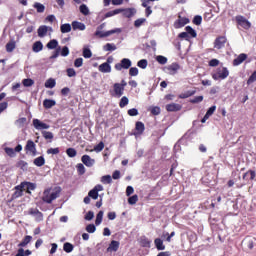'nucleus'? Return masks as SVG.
<instances>
[{
  "label": "nucleus",
  "mask_w": 256,
  "mask_h": 256,
  "mask_svg": "<svg viewBox=\"0 0 256 256\" xmlns=\"http://www.w3.org/2000/svg\"><path fill=\"white\" fill-rule=\"evenodd\" d=\"M88 198H91L92 200H97L99 198V192H96L95 190H90V192H88Z\"/></svg>",
  "instance_id": "nucleus-48"
},
{
  "label": "nucleus",
  "mask_w": 256,
  "mask_h": 256,
  "mask_svg": "<svg viewBox=\"0 0 256 256\" xmlns=\"http://www.w3.org/2000/svg\"><path fill=\"white\" fill-rule=\"evenodd\" d=\"M25 152L28 155L36 156L37 155V147L33 140L26 141Z\"/></svg>",
  "instance_id": "nucleus-7"
},
{
  "label": "nucleus",
  "mask_w": 256,
  "mask_h": 256,
  "mask_svg": "<svg viewBox=\"0 0 256 256\" xmlns=\"http://www.w3.org/2000/svg\"><path fill=\"white\" fill-rule=\"evenodd\" d=\"M125 87L120 86L119 84L113 85V91L110 92L113 97L121 98L124 95Z\"/></svg>",
  "instance_id": "nucleus-10"
},
{
  "label": "nucleus",
  "mask_w": 256,
  "mask_h": 256,
  "mask_svg": "<svg viewBox=\"0 0 256 256\" xmlns=\"http://www.w3.org/2000/svg\"><path fill=\"white\" fill-rule=\"evenodd\" d=\"M63 251H65L66 253H71L72 251H74V245L70 242H65V244H63Z\"/></svg>",
  "instance_id": "nucleus-34"
},
{
  "label": "nucleus",
  "mask_w": 256,
  "mask_h": 256,
  "mask_svg": "<svg viewBox=\"0 0 256 256\" xmlns=\"http://www.w3.org/2000/svg\"><path fill=\"white\" fill-rule=\"evenodd\" d=\"M138 202V196L134 195L128 198V204L129 205H135Z\"/></svg>",
  "instance_id": "nucleus-56"
},
{
  "label": "nucleus",
  "mask_w": 256,
  "mask_h": 256,
  "mask_svg": "<svg viewBox=\"0 0 256 256\" xmlns=\"http://www.w3.org/2000/svg\"><path fill=\"white\" fill-rule=\"evenodd\" d=\"M81 162L82 164H84L85 166H87V168H91L94 166V164H96V160L92 159L90 156L88 155H84L81 158Z\"/></svg>",
  "instance_id": "nucleus-13"
},
{
  "label": "nucleus",
  "mask_w": 256,
  "mask_h": 256,
  "mask_svg": "<svg viewBox=\"0 0 256 256\" xmlns=\"http://www.w3.org/2000/svg\"><path fill=\"white\" fill-rule=\"evenodd\" d=\"M45 88H48V89H53L55 88L56 86V81L55 79H47V81H45V84H44Z\"/></svg>",
  "instance_id": "nucleus-32"
},
{
  "label": "nucleus",
  "mask_w": 256,
  "mask_h": 256,
  "mask_svg": "<svg viewBox=\"0 0 256 256\" xmlns=\"http://www.w3.org/2000/svg\"><path fill=\"white\" fill-rule=\"evenodd\" d=\"M230 76V71L227 67L217 68L215 72L212 73V78L215 81L225 80Z\"/></svg>",
  "instance_id": "nucleus-3"
},
{
  "label": "nucleus",
  "mask_w": 256,
  "mask_h": 256,
  "mask_svg": "<svg viewBox=\"0 0 256 256\" xmlns=\"http://www.w3.org/2000/svg\"><path fill=\"white\" fill-rule=\"evenodd\" d=\"M66 73L69 78L77 76V72H75L74 68H68V70H66Z\"/></svg>",
  "instance_id": "nucleus-61"
},
{
  "label": "nucleus",
  "mask_w": 256,
  "mask_h": 256,
  "mask_svg": "<svg viewBox=\"0 0 256 256\" xmlns=\"http://www.w3.org/2000/svg\"><path fill=\"white\" fill-rule=\"evenodd\" d=\"M154 246L157 251H164L166 249L165 244H163V240L160 238L154 239Z\"/></svg>",
  "instance_id": "nucleus-24"
},
{
  "label": "nucleus",
  "mask_w": 256,
  "mask_h": 256,
  "mask_svg": "<svg viewBox=\"0 0 256 256\" xmlns=\"http://www.w3.org/2000/svg\"><path fill=\"white\" fill-rule=\"evenodd\" d=\"M203 101V96H196L190 100L191 104H198Z\"/></svg>",
  "instance_id": "nucleus-60"
},
{
  "label": "nucleus",
  "mask_w": 256,
  "mask_h": 256,
  "mask_svg": "<svg viewBox=\"0 0 256 256\" xmlns=\"http://www.w3.org/2000/svg\"><path fill=\"white\" fill-rule=\"evenodd\" d=\"M34 8L37 9V13H44V11L46 10V7L40 2H35Z\"/></svg>",
  "instance_id": "nucleus-41"
},
{
  "label": "nucleus",
  "mask_w": 256,
  "mask_h": 256,
  "mask_svg": "<svg viewBox=\"0 0 256 256\" xmlns=\"http://www.w3.org/2000/svg\"><path fill=\"white\" fill-rule=\"evenodd\" d=\"M235 21H237L238 26H241L244 30H249L252 27V23L249 22L244 16L235 17Z\"/></svg>",
  "instance_id": "nucleus-8"
},
{
  "label": "nucleus",
  "mask_w": 256,
  "mask_h": 256,
  "mask_svg": "<svg viewBox=\"0 0 256 256\" xmlns=\"http://www.w3.org/2000/svg\"><path fill=\"white\" fill-rule=\"evenodd\" d=\"M144 23H146V18L137 19L134 22V27L135 28H140L141 26H143Z\"/></svg>",
  "instance_id": "nucleus-47"
},
{
  "label": "nucleus",
  "mask_w": 256,
  "mask_h": 256,
  "mask_svg": "<svg viewBox=\"0 0 256 256\" xmlns=\"http://www.w3.org/2000/svg\"><path fill=\"white\" fill-rule=\"evenodd\" d=\"M120 13H122V10H121V9H115V10H112V11L107 12V13L104 15V17L109 18V17H113V16H115V15H118V14H120Z\"/></svg>",
  "instance_id": "nucleus-42"
},
{
  "label": "nucleus",
  "mask_w": 256,
  "mask_h": 256,
  "mask_svg": "<svg viewBox=\"0 0 256 256\" xmlns=\"http://www.w3.org/2000/svg\"><path fill=\"white\" fill-rule=\"evenodd\" d=\"M82 56H84L85 59H90L93 54L91 53L90 49L84 48V50L82 51Z\"/></svg>",
  "instance_id": "nucleus-50"
},
{
  "label": "nucleus",
  "mask_w": 256,
  "mask_h": 256,
  "mask_svg": "<svg viewBox=\"0 0 256 256\" xmlns=\"http://www.w3.org/2000/svg\"><path fill=\"white\" fill-rule=\"evenodd\" d=\"M105 28V23L101 24L100 26L97 27V30L94 33L95 37H98L100 39H104L106 37H110L111 35L114 34H119L121 33V29L120 28H115L113 30H109L106 32H102V30Z\"/></svg>",
  "instance_id": "nucleus-2"
},
{
  "label": "nucleus",
  "mask_w": 256,
  "mask_h": 256,
  "mask_svg": "<svg viewBox=\"0 0 256 256\" xmlns=\"http://www.w3.org/2000/svg\"><path fill=\"white\" fill-rule=\"evenodd\" d=\"M62 57H67L69 55V48L67 46L62 48V51L59 52Z\"/></svg>",
  "instance_id": "nucleus-64"
},
{
  "label": "nucleus",
  "mask_w": 256,
  "mask_h": 256,
  "mask_svg": "<svg viewBox=\"0 0 256 256\" xmlns=\"http://www.w3.org/2000/svg\"><path fill=\"white\" fill-rule=\"evenodd\" d=\"M139 243L142 248H150L152 240H149V238H147L146 236H141Z\"/></svg>",
  "instance_id": "nucleus-22"
},
{
  "label": "nucleus",
  "mask_w": 256,
  "mask_h": 256,
  "mask_svg": "<svg viewBox=\"0 0 256 256\" xmlns=\"http://www.w3.org/2000/svg\"><path fill=\"white\" fill-rule=\"evenodd\" d=\"M148 65V62L146 59H142L137 62V66L140 67V69H146Z\"/></svg>",
  "instance_id": "nucleus-53"
},
{
  "label": "nucleus",
  "mask_w": 256,
  "mask_h": 256,
  "mask_svg": "<svg viewBox=\"0 0 256 256\" xmlns=\"http://www.w3.org/2000/svg\"><path fill=\"white\" fill-rule=\"evenodd\" d=\"M32 51H34V53H40V51H43V43H41V41H36L32 45Z\"/></svg>",
  "instance_id": "nucleus-27"
},
{
  "label": "nucleus",
  "mask_w": 256,
  "mask_h": 256,
  "mask_svg": "<svg viewBox=\"0 0 256 256\" xmlns=\"http://www.w3.org/2000/svg\"><path fill=\"white\" fill-rule=\"evenodd\" d=\"M85 230L88 233L93 234L94 232H96V226H94V224H88V226L85 228Z\"/></svg>",
  "instance_id": "nucleus-59"
},
{
  "label": "nucleus",
  "mask_w": 256,
  "mask_h": 256,
  "mask_svg": "<svg viewBox=\"0 0 256 256\" xmlns=\"http://www.w3.org/2000/svg\"><path fill=\"white\" fill-rule=\"evenodd\" d=\"M119 249V242L116 240H112V242H110L109 247L107 248V252H116Z\"/></svg>",
  "instance_id": "nucleus-25"
},
{
  "label": "nucleus",
  "mask_w": 256,
  "mask_h": 256,
  "mask_svg": "<svg viewBox=\"0 0 256 256\" xmlns=\"http://www.w3.org/2000/svg\"><path fill=\"white\" fill-rule=\"evenodd\" d=\"M36 188V185L31 182H22L20 185L14 187L16 190H26V193L31 194V191H34Z\"/></svg>",
  "instance_id": "nucleus-5"
},
{
  "label": "nucleus",
  "mask_w": 256,
  "mask_h": 256,
  "mask_svg": "<svg viewBox=\"0 0 256 256\" xmlns=\"http://www.w3.org/2000/svg\"><path fill=\"white\" fill-rule=\"evenodd\" d=\"M216 106H210L207 110L206 115L201 119V123H206V121L215 113Z\"/></svg>",
  "instance_id": "nucleus-21"
},
{
  "label": "nucleus",
  "mask_w": 256,
  "mask_h": 256,
  "mask_svg": "<svg viewBox=\"0 0 256 256\" xmlns=\"http://www.w3.org/2000/svg\"><path fill=\"white\" fill-rule=\"evenodd\" d=\"M49 31H52V27L45 26V25L40 26L37 30L38 37L40 38L46 37Z\"/></svg>",
  "instance_id": "nucleus-15"
},
{
  "label": "nucleus",
  "mask_w": 256,
  "mask_h": 256,
  "mask_svg": "<svg viewBox=\"0 0 256 256\" xmlns=\"http://www.w3.org/2000/svg\"><path fill=\"white\" fill-rule=\"evenodd\" d=\"M76 171L78 172V175H84L85 174L84 164L79 163L78 165H76Z\"/></svg>",
  "instance_id": "nucleus-49"
},
{
  "label": "nucleus",
  "mask_w": 256,
  "mask_h": 256,
  "mask_svg": "<svg viewBox=\"0 0 256 256\" xmlns=\"http://www.w3.org/2000/svg\"><path fill=\"white\" fill-rule=\"evenodd\" d=\"M118 10H122V14H123V17H126V18H131V17H134L135 13H137V11L134 9V8H127V9H118Z\"/></svg>",
  "instance_id": "nucleus-17"
},
{
  "label": "nucleus",
  "mask_w": 256,
  "mask_h": 256,
  "mask_svg": "<svg viewBox=\"0 0 256 256\" xmlns=\"http://www.w3.org/2000/svg\"><path fill=\"white\" fill-rule=\"evenodd\" d=\"M22 85H23V87H31L34 85V80L33 79H23Z\"/></svg>",
  "instance_id": "nucleus-51"
},
{
  "label": "nucleus",
  "mask_w": 256,
  "mask_h": 256,
  "mask_svg": "<svg viewBox=\"0 0 256 256\" xmlns=\"http://www.w3.org/2000/svg\"><path fill=\"white\" fill-rule=\"evenodd\" d=\"M72 27L71 24H62V26H60V32H62V34H66L71 32Z\"/></svg>",
  "instance_id": "nucleus-36"
},
{
  "label": "nucleus",
  "mask_w": 256,
  "mask_h": 256,
  "mask_svg": "<svg viewBox=\"0 0 256 256\" xmlns=\"http://www.w3.org/2000/svg\"><path fill=\"white\" fill-rule=\"evenodd\" d=\"M156 61L160 64V65H165L168 62V58H166L165 56H157L156 57Z\"/></svg>",
  "instance_id": "nucleus-52"
},
{
  "label": "nucleus",
  "mask_w": 256,
  "mask_h": 256,
  "mask_svg": "<svg viewBox=\"0 0 256 256\" xmlns=\"http://www.w3.org/2000/svg\"><path fill=\"white\" fill-rule=\"evenodd\" d=\"M46 164V160L43 156L34 159V165L37 167H43Z\"/></svg>",
  "instance_id": "nucleus-28"
},
{
  "label": "nucleus",
  "mask_w": 256,
  "mask_h": 256,
  "mask_svg": "<svg viewBox=\"0 0 256 256\" xmlns=\"http://www.w3.org/2000/svg\"><path fill=\"white\" fill-rule=\"evenodd\" d=\"M187 35H190L191 38H196L197 37V32L191 26L185 27V32Z\"/></svg>",
  "instance_id": "nucleus-30"
},
{
  "label": "nucleus",
  "mask_w": 256,
  "mask_h": 256,
  "mask_svg": "<svg viewBox=\"0 0 256 256\" xmlns=\"http://www.w3.org/2000/svg\"><path fill=\"white\" fill-rule=\"evenodd\" d=\"M192 24L200 26L202 24V16H194V19H192Z\"/></svg>",
  "instance_id": "nucleus-54"
},
{
  "label": "nucleus",
  "mask_w": 256,
  "mask_h": 256,
  "mask_svg": "<svg viewBox=\"0 0 256 256\" xmlns=\"http://www.w3.org/2000/svg\"><path fill=\"white\" fill-rule=\"evenodd\" d=\"M243 180L256 181L255 170H248L246 173H244Z\"/></svg>",
  "instance_id": "nucleus-18"
},
{
  "label": "nucleus",
  "mask_w": 256,
  "mask_h": 256,
  "mask_svg": "<svg viewBox=\"0 0 256 256\" xmlns=\"http://www.w3.org/2000/svg\"><path fill=\"white\" fill-rule=\"evenodd\" d=\"M256 81V70L253 72V74L248 77L247 85H251L252 83H255Z\"/></svg>",
  "instance_id": "nucleus-55"
},
{
  "label": "nucleus",
  "mask_w": 256,
  "mask_h": 256,
  "mask_svg": "<svg viewBox=\"0 0 256 256\" xmlns=\"http://www.w3.org/2000/svg\"><path fill=\"white\" fill-rule=\"evenodd\" d=\"M32 125L37 130H48L50 128L49 124H45L38 119L32 120Z\"/></svg>",
  "instance_id": "nucleus-12"
},
{
  "label": "nucleus",
  "mask_w": 256,
  "mask_h": 256,
  "mask_svg": "<svg viewBox=\"0 0 256 256\" xmlns=\"http://www.w3.org/2000/svg\"><path fill=\"white\" fill-rule=\"evenodd\" d=\"M75 68H80L83 66V58H76L75 62L73 63Z\"/></svg>",
  "instance_id": "nucleus-62"
},
{
  "label": "nucleus",
  "mask_w": 256,
  "mask_h": 256,
  "mask_svg": "<svg viewBox=\"0 0 256 256\" xmlns=\"http://www.w3.org/2000/svg\"><path fill=\"white\" fill-rule=\"evenodd\" d=\"M196 94V90L187 91L185 93L179 94V99H187Z\"/></svg>",
  "instance_id": "nucleus-29"
},
{
  "label": "nucleus",
  "mask_w": 256,
  "mask_h": 256,
  "mask_svg": "<svg viewBox=\"0 0 256 256\" xmlns=\"http://www.w3.org/2000/svg\"><path fill=\"white\" fill-rule=\"evenodd\" d=\"M98 71H100V73H110L112 71V67L108 62H104L98 66Z\"/></svg>",
  "instance_id": "nucleus-20"
},
{
  "label": "nucleus",
  "mask_w": 256,
  "mask_h": 256,
  "mask_svg": "<svg viewBox=\"0 0 256 256\" xmlns=\"http://www.w3.org/2000/svg\"><path fill=\"white\" fill-rule=\"evenodd\" d=\"M103 50L107 52L115 51L116 45L114 43H106V45L103 46Z\"/></svg>",
  "instance_id": "nucleus-38"
},
{
  "label": "nucleus",
  "mask_w": 256,
  "mask_h": 256,
  "mask_svg": "<svg viewBox=\"0 0 256 256\" xmlns=\"http://www.w3.org/2000/svg\"><path fill=\"white\" fill-rule=\"evenodd\" d=\"M101 183H103L104 185H109L110 183H112V177L110 175H104L103 177H101Z\"/></svg>",
  "instance_id": "nucleus-45"
},
{
  "label": "nucleus",
  "mask_w": 256,
  "mask_h": 256,
  "mask_svg": "<svg viewBox=\"0 0 256 256\" xmlns=\"http://www.w3.org/2000/svg\"><path fill=\"white\" fill-rule=\"evenodd\" d=\"M226 43H227V37H225V36H218L215 39V42L213 43V45H214L215 49L221 50V49H223L225 47Z\"/></svg>",
  "instance_id": "nucleus-9"
},
{
  "label": "nucleus",
  "mask_w": 256,
  "mask_h": 256,
  "mask_svg": "<svg viewBox=\"0 0 256 256\" xmlns=\"http://www.w3.org/2000/svg\"><path fill=\"white\" fill-rule=\"evenodd\" d=\"M102 220H103V211L100 210L97 216L95 217V225L99 226L102 223Z\"/></svg>",
  "instance_id": "nucleus-44"
},
{
  "label": "nucleus",
  "mask_w": 256,
  "mask_h": 256,
  "mask_svg": "<svg viewBox=\"0 0 256 256\" xmlns=\"http://www.w3.org/2000/svg\"><path fill=\"white\" fill-rule=\"evenodd\" d=\"M151 115H154V116L160 115L159 106H154L153 108H151Z\"/></svg>",
  "instance_id": "nucleus-63"
},
{
  "label": "nucleus",
  "mask_w": 256,
  "mask_h": 256,
  "mask_svg": "<svg viewBox=\"0 0 256 256\" xmlns=\"http://www.w3.org/2000/svg\"><path fill=\"white\" fill-rule=\"evenodd\" d=\"M132 65L133 63L131 62V60H129L128 58H123L122 60H120L119 63L115 64V70L116 71L128 70L129 68H131Z\"/></svg>",
  "instance_id": "nucleus-4"
},
{
  "label": "nucleus",
  "mask_w": 256,
  "mask_h": 256,
  "mask_svg": "<svg viewBox=\"0 0 256 256\" xmlns=\"http://www.w3.org/2000/svg\"><path fill=\"white\" fill-rule=\"evenodd\" d=\"M42 137L45 139V140H50L52 141L53 138H54V135L52 132H48V131H42Z\"/></svg>",
  "instance_id": "nucleus-43"
},
{
  "label": "nucleus",
  "mask_w": 256,
  "mask_h": 256,
  "mask_svg": "<svg viewBox=\"0 0 256 256\" xmlns=\"http://www.w3.org/2000/svg\"><path fill=\"white\" fill-rule=\"evenodd\" d=\"M181 109H183V106H181V104L170 103L166 105V111L168 112H178L181 111Z\"/></svg>",
  "instance_id": "nucleus-16"
},
{
  "label": "nucleus",
  "mask_w": 256,
  "mask_h": 256,
  "mask_svg": "<svg viewBox=\"0 0 256 256\" xmlns=\"http://www.w3.org/2000/svg\"><path fill=\"white\" fill-rule=\"evenodd\" d=\"M144 130H146V127L144 126L143 122H135L134 136H141V135H143Z\"/></svg>",
  "instance_id": "nucleus-14"
},
{
  "label": "nucleus",
  "mask_w": 256,
  "mask_h": 256,
  "mask_svg": "<svg viewBox=\"0 0 256 256\" xmlns=\"http://www.w3.org/2000/svg\"><path fill=\"white\" fill-rule=\"evenodd\" d=\"M181 66L177 62H173L172 64L165 67V73L171 76L177 75L178 71H180Z\"/></svg>",
  "instance_id": "nucleus-6"
},
{
  "label": "nucleus",
  "mask_w": 256,
  "mask_h": 256,
  "mask_svg": "<svg viewBox=\"0 0 256 256\" xmlns=\"http://www.w3.org/2000/svg\"><path fill=\"white\" fill-rule=\"evenodd\" d=\"M128 103H129V99L127 98V96H123L122 98H120V101H119L120 109H124V107H127Z\"/></svg>",
  "instance_id": "nucleus-40"
},
{
  "label": "nucleus",
  "mask_w": 256,
  "mask_h": 256,
  "mask_svg": "<svg viewBox=\"0 0 256 256\" xmlns=\"http://www.w3.org/2000/svg\"><path fill=\"white\" fill-rule=\"evenodd\" d=\"M42 106L44 107V109H52L56 106V101L52 99H45L44 101H42Z\"/></svg>",
  "instance_id": "nucleus-23"
},
{
  "label": "nucleus",
  "mask_w": 256,
  "mask_h": 256,
  "mask_svg": "<svg viewBox=\"0 0 256 256\" xmlns=\"http://www.w3.org/2000/svg\"><path fill=\"white\" fill-rule=\"evenodd\" d=\"M247 60V54H240L237 56V58L232 61L233 66H239L240 64H243L244 61Z\"/></svg>",
  "instance_id": "nucleus-19"
},
{
  "label": "nucleus",
  "mask_w": 256,
  "mask_h": 256,
  "mask_svg": "<svg viewBox=\"0 0 256 256\" xmlns=\"http://www.w3.org/2000/svg\"><path fill=\"white\" fill-rule=\"evenodd\" d=\"M59 153H60V149L59 148L47 149V154L48 155H58Z\"/></svg>",
  "instance_id": "nucleus-57"
},
{
  "label": "nucleus",
  "mask_w": 256,
  "mask_h": 256,
  "mask_svg": "<svg viewBox=\"0 0 256 256\" xmlns=\"http://www.w3.org/2000/svg\"><path fill=\"white\" fill-rule=\"evenodd\" d=\"M71 27L73 30H80V31L85 30V24L83 22L73 21Z\"/></svg>",
  "instance_id": "nucleus-26"
},
{
  "label": "nucleus",
  "mask_w": 256,
  "mask_h": 256,
  "mask_svg": "<svg viewBox=\"0 0 256 256\" xmlns=\"http://www.w3.org/2000/svg\"><path fill=\"white\" fill-rule=\"evenodd\" d=\"M79 12L84 16L90 15V10L85 4H82L81 6H79Z\"/></svg>",
  "instance_id": "nucleus-37"
},
{
  "label": "nucleus",
  "mask_w": 256,
  "mask_h": 256,
  "mask_svg": "<svg viewBox=\"0 0 256 256\" xmlns=\"http://www.w3.org/2000/svg\"><path fill=\"white\" fill-rule=\"evenodd\" d=\"M188 23H190V20H188V18H183L181 16H178V20H176L175 23H173V27L175 29H180L185 25H187Z\"/></svg>",
  "instance_id": "nucleus-11"
},
{
  "label": "nucleus",
  "mask_w": 256,
  "mask_h": 256,
  "mask_svg": "<svg viewBox=\"0 0 256 256\" xmlns=\"http://www.w3.org/2000/svg\"><path fill=\"white\" fill-rule=\"evenodd\" d=\"M58 45H59V43L57 42V40L53 39V40L48 41L46 47H47V49L53 50V49H56Z\"/></svg>",
  "instance_id": "nucleus-39"
},
{
  "label": "nucleus",
  "mask_w": 256,
  "mask_h": 256,
  "mask_svg": "<svg viewBox=\"0 0 256 256\" xmlns=\"http://www.w3.org/2000/svg\"><path fill=\"white\" fill-rule=\"evenodd\" d=\"M60 187H57L55 190L52 191V188H47L42 192V202L45 204H52L60 196Z\"/></svg>",
  "instance_id": "nucleus-1"
},
{
  "label": "nucleus",
  "mask_w": 256,
  "mask_h": 256,
  "mask_svg": "<svg viewBox=\"0 0 256 256\" xmlns=\"http://www.w3.org/2000/svg\"><path fill=\"white\" fill-rule=\"evenodd\" d=\"M31 240H33V236H25L22 242L18 244V247H26L31 242Z\"/></svg>",
  "instance_id": "nucleus-31"
},
{
  "label": "nucleus",
  "mask_w": 256,
  "mask_h": 256,
  "mask_svg": "<svg viewBox=\"0 0 256 256\" xmlns=\"http://www.w3.org/2000/svg\"><path fill=\"white\" fill-rule=\"evenodd\" d=\"M137 75H138V68L137 67L129 68V76L137 77Z\"/></svg>",
  "instance_id": "nucleus-58"
},
{
  "label": "nucleus",
  "mask_w": 256,
  "mask_h": 256,
  "mask_svg": "<svg viewBox=\"0 0 256 256\" xmlns=\"http://www.w3.org/2000/svg\"><path fill=\"white\" fill-rule=\"evenodd\" d=\"M103 149H105V143L104 142H100L97 145L94 146V149H92L90 152L95 151V153H100L103 151Z\"/></svg>",
  "instance_id": "nucleus-33"
},
{
  "label": "nucleus",
  "mask_w": 256,
  "mask_h": 256,
  "mask_svg": "<svg viewBox=\"0 0 256 256\" xmlns=\"http://www.w3.org/2000/svg\"><path fill=\"white\" fill-rule=\"evenodd\" d=\"M16 48L15 41H9V43L6 44V51L7 53H12Z\"/></svg>",
  "instance_id": "nucleus-35"
},
{
  "label": "nucleus",
  "mask_w": 256,
  "mask_h": 256,
  "mask_svg": "<svg viewBox=\"0 0 256 256\" xmlns=\"http://www.w3.org/2000/svg\"><path fill=\"white\" fill-rule=\"evenodd\" d=\"M66 154H68V157L74 158L77 156V150H75L74 148H68L66 149Z\"/></svg>",
  "instance_id": "nucleus-46"
}]
</instances>
